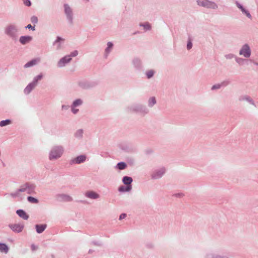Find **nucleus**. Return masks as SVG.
I'll use <instances>...</instances> for the list:
<instances>
[{
    "mask_svg": "<svg viewBox=\"0 0 258 258\" xmlns=\"http://www.w3.org/2000/svg\"><path fill=\"white\" fill-rule=\"evenodd\" d=\"M62 153L63 150L61 147H56L53 149L49 154L50 160H54L59 158Z\"/></svg>",
    "mask_w": 258,
    "mask_h": 258,
    "instance_id": "nucleus-1",
    "label": "nucleus"
},
{
    "mask_svg": "<svg viewBox=\"0 0 258 258\" xmlns=\"http://www.w3.org/2000/svg\"><path fill=\"white\" fill-rule=\"evenodd\" d=\"M198 5L204 7L215 9L217 6L214 3L209 1L208 0H198Z\"/></svg>",
    "mask_w": 258,
    "mask_h": 258,
    "instance_id": "nucleus-2",
    "label": "nucleus"
},
{
    "mask_svg": "<svg viewBox=\"0 0 258 258\" xmlns=\"http://www.w3.org/2000/svg\"><path fill=\"white\" fill-rule=\"evenodd\" d=\"M240 54L241 55H243L246 57H249L250 55V50L249 46L247 45H244L240 51Z\"/></svg>",
    "mask_w": 258,
    "mask_h": 258,
    "instance_id": "nucleus-3",
    "label": "nucleus"
},
{
    "mask_svg": "<svg viewBox=\"0 0 258 258\" xmlns=\"http://www.w3.org/2000/svg\"><path fill=\"white\" fill-rule=\"evenodd\" d=\"M9 226L13 231L16 232H21L24 228V226L23 225L19 224H11Z\"/></svg>",
    "mask_w": 258,
    "mask_h": 258,
    "instance_id": "nucleus-4",
    "label": "nucleus"
},
{
    "mask_svg": "<svg viewBox=\"0 0 258 258\" xmlns=\"http://www.w3.org/2000/svg\"><path fill=\"white\" fill-rule=\"evenodd\" d=\"M71 57L69 55L66 56L62 58L58 62V66L59 67H63L66 63L69 62L71 60Z\"/></svg>",
    "mask_w": 258,
    "mask_h": 258,
    "instance_id": "nucleus-5",
    "label": "nucleus"
},
{
    "mask_svg": "<svg viewBox=\"0 0 258 258\" xmlns=\"http://www.w3.org/2000/svg\"><path fill=\"white\" fill-rule=\"evenodd\" d=\"M32 39V38L31 36H21L19 40H20V42L22 44H25L26 43L30 42Z\"/></svg>",
    "mask_w": 258,
    "mask_h": 258,
    "instance_id": "nucleus-6",
    "label": "nucleus"
},
{
    "mask_svg": "<svg viewBox=\"0 0 258 258\" xmlns=\"http://www.w3.org/2000/svg\"><path fill=\"white\" fill-rule=\"evenodd\" d=\"M17 214L22 218L27 220L29 218L26 213L22 210H18L17 211Z\"/></svg>",
    "mask_w": 258,
    "mask_h": 258,
    "instance_id": "nucleus-7",
    "label": "nucleus"
},
{
    "mask_svg": "<svg viewBox=\"0 0 258 258\" xmlns=\"http://www.w3.org/2000/svg\"><path fill=\"white\" fill-rule=\"evenodd\" d=\"M39 60H40L39 58L34 59L28 62L27 63H26L24 66V67L25 68L31 67L37 64V62H38L39 61Z\"/></svg>",
    "mask_w": 258,
    "mask_h": 258,
    "instance_id": "nucleus-8",
    "label": "nucleus"
},
{
    "mask_svg": "<svg viewBox=\"0 0 258 258\" xmlns=\"http://www.w3.org/2000/svg\"><path fill=\"white\" fill-rule=\"evenodd\" d=\"M86 196L89 198L93 199H97L99 198V195L92 191L87 192L86 193Z\"/></svg>",
    "mask_w": 258,
    "mask_h": 258,
    "instance_id": "nucleus-9",
    "label": "nucleus"
},
{
    "mask_svg": "<svg viewBox=\"0 0 258 258\" xmlns=\"http://www.w3.org/2000/svg\"><path fill=\"white\" fill-rule=\"evenodd\" d=\"M36 85H35V83H31L29 85H28L26 88L24 90V92L26 94H29L31 91L35 87Z\"/></svg>",
    "mask_w": 258,
    "mask_h": 258,
    "instance_id": "nucleus-10",
    "label": "nucleus"
},
{
    "mask_svg": "<svg viewBox=\"0 0 258 258\" xmlns=\"http://www.w3.org/2000/svg\"><path fill=\"white\" fill-rule=\"evenodd\" d=\"M46 228V225L45 224H41V225H36V231L38 233H41L43 231H44L45 228Z\"/></svg>",
    "mask_w": 258,
    "mask_h": 258,
    "instance_id": "nucleus-11",
    "label": "nucleus"
},
{
    "mask_svg": "<svg viewBox=\"0 0 258 258\" xmlns=\"http://www.w3.org/2000/svg\"><path fill=\"white\" fill-rule=\"evenodd\" d=\"M122 181L124 184L126 185V186L131 185V184L133 181V179L130 177L124 176L122 179Z\"/></svg>",
    "mask_w": 258,
    "mask_h": 258,
    "instance_id": "nucleus-12",
    "label": "nucleus"
},
{
    "mask_svg": "<svg viewBox=\"0 0 258 258\" xmlns=\"http://www.w3.org/2000/svg\"><path fill=\"white\" fill-rule=\"evenodd\" d=\"M16 28L14 26H10L7 29V32L10 35H13L16 32Z\"/></svg>",
    "mask_w": 258,
    "mask_h": 258,
    "instance_id": "nucleus-13",
    "label": "nucleus"
},
{
    "mask_svg": "<svg viewBox=\"0 0 258 258\" xmlns=\"http://www.w3.org/2000/svg\"><path fill=\"white\" fill-rule=\"evenodd\" d=\"M9 247L5 243H0V251L7 253L8 252Z\"/></svg>",
    "mask_w": 258,
    "mask_h": 258,
    "instance_id": "nucleus-14",
    "label": "nucleus"
},
{
    "mask_svg": "<svg viewBox=\"0 0 258 258\" xmlns=\"http://www.w3.org/2000/svg\"><path fill=\"white\" fill-rule=\"evenodd\" d=\"M132 189L131 185H127L126 186H121L119 187L118 190L120 192L128 191Z\"/></svg>",
    "mask_w": 258,
    "mask_h": 258,
    "instance_id": "nucleus-15",
    "label": "nucleus"
},
{
    "mask_svg": "<svg viewBox=\"0 0 258 258\" xmlns=\"http://www.w3.org/2000/svg\"><path fill=\"white\" fill-rule=\"evenodd\" d=\"M86 159V157L84 155L78 156L75 159V162L77 163H80L84 162Z\"/></svg>",
    "mask_w": 258,
    "mask_h": 258,
    "instance_id": "nucleus-16",
    "label": "nucleus"
},
{
    "mask_svg": "<svg viewBox=\"0 0 258 258\" xmlns=\"http://www.w3.org/2000/svg\"><path fill=\"white\" fill-rule=\"evenodd\" d=\"M27 187V185H25L23 187H22V188H20L18 191L16 193H13L12 194V195L13 196V197H16L18 195L19 193L20 192H24L26 190V188Z\"/></svg>",
    "mask_w": 258,
    "mask_h": 258,
    "instance_id": "nucleus-17",
    "label": "nucleus"
},
{
    "mask_svg": "<svg viewBox=\"0 0 258 258\" xmlns=\"http://www.w3.org/2000/svg\"><path fill=\"white\" fill-rule=\"evenodd\" d=\"M64 10L66 14L71 18V14L72 13V11L70 7L68 5H64Z\"/></svg>",
    "mask_w": 258,
    "mask_h": 258,
    "instance_id": "nucleus-18",
    "label": "nucleus"
},
{
    "mask_svg": "<svg viewBox=\"0 0 258 258\" xmlns=\"http://www.w3.org/2000/svg\"><path fill=\"white\" fill-rule=\"evenodd\" d=\"M117 166L120 170H123L126 167V164L124 162H119L117 164Z\"/></svg>",
    "mask_w": 258,
    "mask_h": 258,
    "instance_id": "nucleus-19",
    "label": "nucleus"
},
{
    "mask_svg": "<svg viewBox=\"0 0 258 258\" xmlns=\"http://www.w3.org/2000/svg\"><path fill=\"white\" fill-rule=\"evenodd\" d=\"M10 123H11V120L9 119H7L6 120H3L0 122V126H4L8 125Z\"/></svg>",
    "mask_w": 258,
    "mask_h": 258,
    "instance_id": "nucleus-20",
    "label": "nucleus"
},
{
    "mask_svg": "<svg viewBox=\"0 0 258 258\" xmlns=\"http://www.w3.org/2000/svg\"><path fill=\"white\" fill-rule=\"evenodd\" d=\"M28 200L29 202L32 203L36 204V203H38V201L37 199H36L33 197H28Z\"/></svg>",
    "mask_w": 258,
    "mask_h": 258,
    "instance_id": "nucleus-21",
    "label": "nucleus"
},
{
    "mask_svg": "<svg viewBox=\"0 0 258 258\" xmlns=\"http://www.w3.org/2000/svg\"><path fill=\"white\" fill-rule=\"evenodd\" d=\"M62 200L66 201H70L72 200V198L69 196L62 195L61 196Z\"/></svg>",
    "mask_w": 258,
    "mask_h": 258,
    "instance_id": "nucleus-22",
    "label": "nucleus"
},
{
    "mask_svg": "<svg viewBox=\"0 0 258 258\" xmlns=\"http://www.w3.org/2000/svg\"><path fill=\"white\" fill-rule=\"evenodd\" d=\"M156 103V99L154 97H152L149 99V104L150 106H153Z\"/></svg>",
    "mask_w": 258,
    "mask_h": 258,
    "instance_id": "nucleus-23",
    "label": "nucleus"
},
{
    "mask_svg": "<svg viewBox=\"0 0 258 258\" xmlns=\"http://www.w3.org/2000/svg\"><path fill=\"white\" fill-rule=\"evenodd\" d=\"M82 101L80 99H77L73 103V107H76L77 106L80 105L82 104Z\"/></svg>",
    "mask_w": 258,
    "mask_h": 258,
    "instance_id": "nucleus-24",
    "label": "nucleus"
},
{
    "mask_svg": "<svg viewBox=\"0 0 258 258\" xmlns=\"http://www.w3.org/2000/svg\"><path fill=\"white\" fill-rule=\"evenodd\" d=\"M42 78V75H39L38 76H37V77H36L33 81V83H35V85L37 84V82L41 80Z\"/></svg>",
    "mask_w": 258,
    "mask_h": 258,
    "instance_id": "nucleus-25",
    "label": "nucleus"
},
{
    "mask_svg": "<svg viewBox=\"0 0 258 258\" xmlns=\"http://www.w3.org/2000/svg\"><path fill=\"white\" fill-rule=\"evenodd\" d=\"M146 75L148 78H150L154 75V72L152 70L149 71L147 72Z\"/></svg>",
    "mask_w": 258,
    "mask_h": 258,
    "instance_id": "nucleus-26",
    "label": "nucleus"
},
{
    "mask_svg": "<svg viewBox=\"0 0 258 258\" xmlns=\"http://www.w3.org/2000/svg\"><path fill=\"white\" fill-rule=\"evenodd\" d=\"M238 7H239L241 10V11H242V12H244V13H245V14L246 15V16H247L248 17H249V18H250V14H249L248 12H247L245 11L244 10V9H243V8L241 6H238Z\"/></svg>",
    "mask_w": 258,
    "mask_h": 258,
    "instance_id": "nucleus-27",
    "label": "nucleus"
},
{
    "mask_svg": "<svg viewBox=\"0 0 258 258\" xmlns=\"http://www.w3.org/2000/svg\"><path fill=\"white\" fill-rule=\"evenodd\" d=\"M38 21V19L36 17L33 16L31 18V22L33 23H36Z\"/></svg>",
    "mask_w": 258,
    "mask_h": 258,
    "instance_id": "nucleus-28",
    "label": "nucleus"
},
{
    "mask_svg": "<svg viewBox=\"0 0 258 258\" xmlns=\"http://www.w3.org/2000/svg\"><path fill=\"white\" fill-rule=\"evenodd\" d=\"M107 45H108V47H107V49L106 50V51H109V49L111 48L112 46H113L112 43L111 42H110L107 43Z\"/></svg>",
    "mask_w": 258,
    "mask_h": 258,
    "instance_id": "nucleus-29",
    "label": "nucleus"
},
{
    "mask_svg": "<svg viewBox=\"0 0 258 258\" xmlns=\"http://www.w3.org/2000/svg\"><path fill=\"white\" fill-rule=\"evenodd\" d=\"M78 51L77 50H75L74 51H73V52L71 53V56H72V57H75L76 56H77L78 55Z\"/></svg>",
    "mask_w": 258,
    "mask_h": 258,
    "instance_id": "nucleus-30",
    "label": "nucleus"
},
{
    "mask_svg": "<svg viewBox=\"0 0 258 258\" xmlns=\"http://www.w3.org/2000/svg\"><path fill=\"white\" fill-rule=\"evenodd\" d=\"M24 3L27 6H30L31 5V2L29 0H24Z\"/></svg>",
    "mask_w": 258,
    "mask_h": 258,
    "instance_id": "nucleus-31",
    "label": "nucleus"
},
{
    "mask_svg": "<svg viewBox=\"0 0 258 258\" xmlns=\"http://www.w3.org/2000/svg\"><path fill=\"white\" fill-rule=\"evenodd\" d=\"M192 47V43L190 41H189L187 45V49H190Z\"/></svg>",
    "mask_w": 258,
    "mask_h": 258,
    "instance_id": "nucleus-32",
    "label": "nucleus"
},
{
    "mask_svg": "<svg viewBox=\"0 0 258 258\" xmlns=\"http://www.w3.org/2000/svg\"><path fill=\"white\" fill-rule=\"evenodd\" d=\"M26 28L31 29L33 30H35L34 27L32 26L31 24L28 25L26 26Z\"/></svg>",
    "mask_w": 258,
    "mask_h": 258,
    "instance_id": "nucleus-33",
    "label": "nucleus"
},
{
    "mask_svg": "<svg viewBox=\"0 0 258 258\" xmlns=\"http://www.w3.org/2000/svg\"><path fill=\"white\" fill-rule=\"evenodd\" d=\"M220 85L218 84V85H214L212 89L213 90V89H219L220 88Z\"/></svg>",
    "mask_w": 258,
    "mask_h": 258,
    "instance_id": "nucleus-34",
    "label": "nucleus"
},
{
    "mask_svg": "<svg viewBox=\"0 0 258 258\" xmlns=\"http://www.w3.org/2000/svg\"><path fill=\"white\" fill-rule=\"evenodd\" d=\"M126 214H122L120 215V217H119V219L120 220H121L122 219H124L125 217H126Z\"/></svg>",
    "mask_w": 258,
    "mask_h": 258,
    "instance_id": "nucleus-35",
    "label": "nucleus"
},
{
    "mask_svg": "<svg viewBox=\"0 0 258 258\" xmlns=\"http://www.w3.org/2000/svg\"><path fill=\"white\" fill-rule=\"evenodd\" d=\"M72 111L74 114H76L78 111V109H76L74 108V107H73L72 108Z\"/></svg>",
    "mask_w": 258,
    "mask_h": 258,
    "instance_id": "nucleus-36",
    "label": "nucleus"
},
{
    "mask_svg": "<svg viewBox=\"0 0 258 258\" xmlns=\"http://www.w3.org/2000/svg\"><path fill=\"white\" fill-rule=\"evenodd\" d=\"M60 40H63V39H62L61 38H60V37H57V40L55 41V42H59V41H60Z\"/></svg>",
    "mask_w": 258,
    "mask_h": 258,
    "instance_id": "nucleus-37",
    "label": "nucleus"
},
{
    "mask_svg": "<svg viewBox=\"0 0 258 258\" xmlns=\"http://www.w3.org/2000/svg\"><path fill=\"white\" fill-rule=\"evenodd\" d=\"M145 27H146V28L148 29H149L150 28V26L149 24H146V25H145Z\"/></svg>",
    "mask_w": 258,
    "mask_h": 258,
    "instance_id": "nucleus-38",
    "label": "nucleus"
},
{
    "mask_svg": "<svg viewBox=\"0 0 258 258\" xmlns=\"http://www.w3.org/2000/svg\"><path fill=\"white\" fill-rule=\"evenodd\" d=\"M78 133L81 136L82 134V131H79Z\"/></svg>",
    "mask_w": 258,
    "mask_h": 258,
    "instance_id": "nucleus-39",
    "label": "nucleus"
},
{
    "mask_svg": "<svg viewBox=\"0 0 258 258\" xmlns=\"http://www.w3.org/2000/svg\"><path fill=\"white\" fill-rule=\"evenodd\" d=\"M164 173V170H163V171H162V173H161L160 175H157V177H159V176H160L162 174H163Z\"/></svg>",
    "mask_w": 258,
    "mask_h": 258,
    "instance_id": "nucleus-40",
    "label": "nucleus"
},
{
    "mask_svg": "<svg viewBox=\"0 0 258 258\" xmlns=\"http://www.w3.org/2000/svg\"><path fill=\"white\" fill-rule=\"evenodd\" d=\"M32 248L33 250L35 249V247L33 245L32 246Z\"/></svg>",
    "mask_w": 258,
    "mask_h": 258,
    "instance_id": "nucleus-41",
    "label": "nucleus"
},
{
    "mask_svg": "<svg viewBox=\"0 0 258 258\" xmlns=\"http://www.w3.org/2000/svg\"><path fill=\"white\" fill-rule=\"evenodd\" d=\"M60 46H59L58 47V48L59 49V48H60Z\"/></svg>",
    "mask_w": 258,
    "mask_h": 258,
    "instance_id": "nucleus-42",
    "label": "nucleus"
}]
</instances>
